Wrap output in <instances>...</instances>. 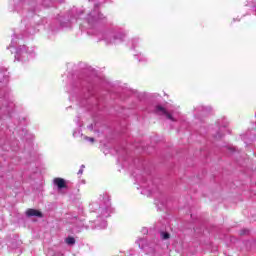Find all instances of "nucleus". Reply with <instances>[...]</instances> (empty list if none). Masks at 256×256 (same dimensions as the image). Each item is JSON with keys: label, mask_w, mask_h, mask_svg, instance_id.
Returning <instances> with one entry per match:
<instances>
[{"label": "nucleus", "mask_w": 256, "mask_h": 256, "mask_svg": "<svg viewBox=\"0 0 256 256\" xmlns=\"http://www.w3.org/2000/svg\"><path fill=\"white\" fill-rule=\"evenodd\" d=\"M156 113H158L159 115H166L167 119H169L170 121H177V118L173 116V114L168 113L167 110H165V108H163L162 106L156 107Z\"/></svg>", "instance_id": "f257e3e1"}, {"label": "nucleus", "mask_w": 256, "mask_h": 256, "mask_svg": "<svg viewBox=\"0 0 256 256\" xmlns=\"http://www.w3.org/2000/svg\"><path fill=\"white\" fill-rule=\"evenodd\" d=\"M29 55H31V52L27 51V47L26 46H22L18 51H17V56L18 59L20 57V59H28Z\"/></svg>", "instance_id": "f03ea898"}, {"label": "nucleus", "mask_w": 256, "mask_h": 256, "mask_svg": "<svg viewBox=\"0 0 256 256\" xmlns=\"http://www.w3.org/2000/svg\"><path fill=\"white\" fill-rule=\"evenodd\" d=\"M155 191H157V186L151 185L146 188H143L141 193H142V195H145L146 197H151V195H153V193H155Z\"/></svg>", "instance_id": "7ed1b4c3"}, {"label": "nucleus", "mask_w": 256, "mask_h": 256, "mask_svg": "<svg viewBox=\"0 0 256 256\" xmlns=\"http://www.w3.org/2000/svg\"><path fill=\"white\" fill-rule=\"evenodd\" d=\"M27 217H43V213L36 209H28L26 211Z\"/></svg>", "instance_id": "20e7f679"}, {"label": "nucleus", "mask_w": 256, "mask_h": 256, "mask_svg": "<svg viewBox=\"0 0 256 256\" xmlns=\"http://www.w3.org/2000/svg\"><path fill=\"white\" fill-rule=\"evenodd\" d=\"M54 185H57L58 189H65L67 185L65 184V179L63 178H55L53 180Z\"/></svg>", "instance_id": "39448f33"}, {"label": "nucleus", "mask_w": 256, "mask_h": 256, "mask_svg": "<svg viewBox=\"0 0 256 256\" xmlns=\"http://www.w3.org/2000/svg\"><path fill=\"white\" fill-rule=\"evenodd\" d=\"M98 213H100L102 217H109L110 211H109V208L107 207H100L98 209Z\"/></svg>", "instance_id": "423d86ee"}, {"label": "nucleus", "mask_w": 256, "mask_h": 256, "mask_svg": "<svg viewBox=\"0 0 256 256\" xmlns=\"http://www.w3.org/2000/svg\"><path fill=\"white\" fill-rule=\"evenodd\" d=\"M66 243L67 245H75V238L73 237L66 238Z\"/></svg>", "instance_id": "0eeeda50"}, {"label": "nucleus", "mask_w": 256, "mask_h": 256, "mask_svg": "<svg viewBox=\"0 0 256 256\" xmlns=\"http://www.w3.org/2000/svg\"><path fill=\"white\" fill-rule=\"evenodd\" d=\"M5 113H7V108L3 104H0V116L5 115Z\"/></svg>", "instance_id": "6e6552de"}, {"label": "nucleus", "mask_w": 256, "mask_h": 256, "mask_svg": "<svg viewBox=\"0 0 256 256\" xmlns=\"http://www.w3.org/2000/svg\"><path fill=\"white\" fill-rule=\"evenodd\" d=\"M83 139L84 141H88L89 143H95V138L84 136Z\"/></svg>", "instance_id": "1a4fd4ad"}, {"label": "nucleus", "mask_w": 256, "mask_h": 256, "mask_svg": "<svg viewBox=\"0 0 256 256\" xmlns=\"http://www.w3.org/2000/svg\"><path fill=\"white\" fill-rule=\"evenodd\" d=\"M160 237H161V239L167 240V239H169V233L161 232Z\"/></svg>", "instance_id": "9d476101"}, {"label": "nucleus", "mask_w": 256, "mask_h": 256, "mask_svg": "<svg viewBox=\"0 0 256 256\" xmlns=\"http://www.w3.org/2000/svg\"><path fill=\"white\" fill-rule=\"evenodd\" d=\"M79 135H81V129L73 132V137H79Z\"/></svg>", "instance_id": "9b49d317"}, {"label": "nucleus", "mask_w": 256, "mask_h": 256, "mask_svg": "<svg viewBox=\"0 0 256 256\" xmlns=\"http://www.w3.org/2000/svg\"><path fill=\"white\" fill-rule=\"evenodd\" d=\"M83 169H85V165H82L80 170L78 171V175H83Z\"/></svg>", "instance_id": "f8f14e48"}, {"label": "nucleus", "mask_w": 256, "mask_h": 256, "mask_svg": "<svg viewBox=\"0 0 256 256\" xmlns=\"http://www.w3.org/2000/svg\"><path fill=\"white\" fill-rule=\"evenodd\" d=\"M103 227H107V222H103Z\"/></svg>", "instance_id": "ddd939ff"}]
</instances>
